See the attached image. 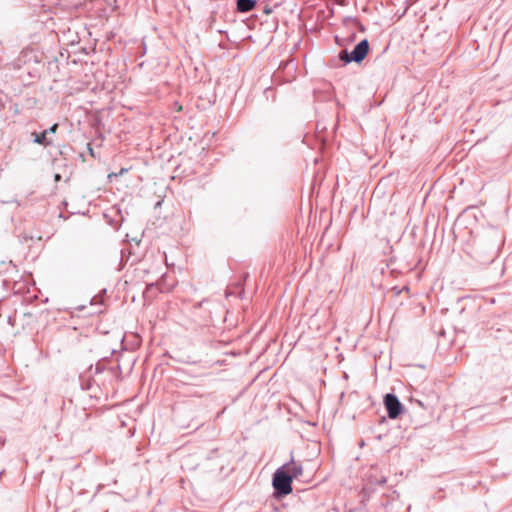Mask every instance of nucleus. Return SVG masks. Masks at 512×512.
I'll return each mask as SVG.
<instances>
[{
  "instance_id": "nucleus-1",
  "label": "nucleus",
  "mask_w": 512,
  "mask_h": 512,
  "mask_svg": "<svg viewBox=\"0 0 512 512\" xmlns=\"http://www.w3.org/2000/svg\"><path fill=\"white\" fill-rule=\"evenodd\" d=\"M273 487L282 495H288L292 492V476L283 467L277 469L274 473Z\"/></svg>"
},
{
  "instance_id": "nucleus-2",
  "label": "nucleus",
  "mask_w": 512,
  "mask_h": 512,
  "mask_svg": "<svg viewBox=\"0 0 512 512\" xmlns=\"http://www.w3.org/2000/svg\"><path fill=\"white\" fill-rule=\"evenodd\" d=\"M369 42L364 39L356 45L354 50L349 54L346 50L340 52V59L346 63L355 61L361 62L368 54Z\"/></svg>"
},
{
  "instance_id": "nucleus-3",
  "label": "nucleus",
  "mask_w": 512,
  "mask_h": 512,
  "mask_svg": "<svg viewBox=\"0 0 512 512\" xmlns=\"http://www.w3.org/2000/svg\"><path fill=\"white\" fill-rule=\"evenodd\" d=\"M384 404L391 419H395L400 415L402 405L395 395L387 394L384 398Z\"/></svg>"
},
{
  "instance_id": "nucleus-4",
  "label": "nucleus",
  "mask_w": 512,
  "mask_h": 512,
  "mask_svg": "<svg viewBox=\"0 0 512 512\" xmlns=\"http://www.w3.org/2000/svg\"><path fill=\"white\" fill-rule=\"evenodd\" d=\"M282 467L286 470L288 474L292 476V479L301 476L303 473L302 466L295 461H291Z\"/></svg>"
},
{
  "instance_id": "nucleus-5",
  "label": "nucleus",
  "mask_w": 512,
  "mask_h": 512,
  "mask_svg": "<svg viewBox=\"0 0 512 512\" xmlns=\"http://www.w3.org/2000/svg\"><path fill=\"white\" fill-rule=\"evenodd\" d=\"M256 5L255 0H237V9L240 12L251 11Z\"/></svg>"
},
{
  "instance_id": "nucleus-6",
  "label": "nucleus",
  "mask_w": 512,
  "mask_h": 512,
  "mask_svg": "<svg viewBox=\"0 0 512 512\" xmlns=\"http://www.w3.org/2000/svg\"><path fill=\"white\" fill-rule=\"evenodd\" d=\"M47 135H48V131L47 130H45L44 132L39 133V134L38 133H33L34 141L37 144H40V145H43V146L51 145L52 144V140H48Z\"/></svg>"
},
{
  "instance_id": "nucleus-7",
  "label": "nucleus",
  "mask_w": 512,
  "mask_h": 512,
  "mask_svg": "<svg viewBox=\"0 0 512 512\" xmlns=\"http://www.w3.org/2000/svg\"><path fill=\"white\" fill-rule=\"evenodd\" d=\"M58 128V124H54L48 131V133H55Z\"/></svg>"
},
{
  "instance_id": "nucleus-8",
  "label": "nucleus",
  "mask_w": 512,
  "mask_h": 512,
  "mask_svg": "<svg viewBox=\"0 0 512 512\" xmlns=\"http://www.w3.org/2000/svg\"><path fill=\"white\" fill-rule=\"evenodd\" d=\"M176 111H178V112L182 111V106L181 105H177L176 106Z\"/></svg>"
},
{
  "instance_id": "nucleus-9",
  "label": "nucleus",
  "mask_w": 512,
  "mask_h": 512,
  "mask_svg": "<svg viewBox=\"0 0 512 512\" xmlns=\"http://www.w3.org/2000/svg\"><path fill=\"white\" fill-rule=\"evenodd\" d=\"M60 179H61V176H60L59 174H56V175H55V180H56V181H59Z\"/></svg>"
}]
</instances>
